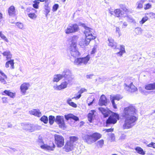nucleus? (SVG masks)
<instances>
[{
  "label": "nucleus",
  "instance_id": "f03ea898",
  "mask_svg": "<svg viewBox=\"0 0 155 155\" xmlns=\"http://www.w3.org/2000/svg\"><path fill=\"white\" fill-rule=\"evenodd\" d=\"M121 9L117 8L114 9V11L109 10V13L112 15L114 16L117 18H120L124 14H127L128 13H131L129 9L125 5H121L120 6Z\"/></svg>",
  "mask_w": 155,
  "mask_h": 155
},
{
  "label": "nucleus",
  "instance_id": "603ef678",
  "mask_svg": "<svg viewBox=\"0 0 155 155\" xmlns=\"http://www.w3.org/2000/svg\"><path fill=\"white\" fill-rule=\"evenodd\" d=\"M45 15L46 17L47 16L48 14L50 12V9L48 8H45Z\"/></svg>",
  "mask_w": 155,
  "mask_h": 155
},
{
  "label": "nucleus",
  "instance_id": "7c9ffc66",
  "mask_svg": "<svg viewBox=\"0 0 155 155\" xmlns=\"http://www.w3.org/2000/svg\"><path fill=\"white\" fill-rule=\"evenodd\" d=\"M91 113H89L87 115L88 119L90 123H91L92 122L93 116L94 114L95 111L94 110H91Z\"/></svg>",
  "mask_w": 155,
  "mask_h": 155
},
{
  "label": "nucleus",
  "instance_id": "9d476101",
  "mask_svg": "<svg viewBox=\"0 0 155 155\" xmlns=\"http://www.w3.org/2000/svg\"><path fill=\"white\" fill-rule=\"evenodd\" d=\"M40 147L42 149L48 151H53L54 150L55 146L53 141H51L48 145L44 144L41 145Z\"/></svg>",
  "mask_w": 155,
  "mask_h": 155
},
{
  "label": "nucleus",
  "instance_id": "f8f14e48",
  "mask_svg": "<svg viewBox=\"0 0 155 155\" xmlns=\"http://www.w3.org/2000/svg\"><path fill=\"white\" fill-rule=\"evenodd\" d=\"M8 13L11 17H15L17 14V10L13 5L10 6L8 9Z\"/></svg>",
  "mask_w": 155,
  "mask_h": 155
},
{
  "label": "nucleus",
  "instance_id": "ea45409f",
  "mask_svg": "<svg viewBox=\"0 0 155 155\" xmlns=\"http://www.w3.org/2000/svg\"><path fill=\"white\" fill-rule=\"evenodd\" d=\"M49 122L50 125H52L55 121V117L54 116L50 115L49 117Z\"/></svg>",
  "mask_w": 155,
  "mask_h": 155
},
{
  "label": "nucleus",
  "instance_id": "20e7f679",
  "mask_svg": "<svg viewBox=\"0 0 155 155\" xmlns=\"http://www.w3.org/2000/svg\"><path fill=\"white\" fill-rule=\"evenodd\" d=\"M90 56L89 54L84 57L77 58L74 60V64L81 65L82 64L86 65L90 60Z\"/></svg>",
  "mask_w": 155,
  "mask_h": 155
},
{
  "label": "nucleus",
  "instance_id": "ddd939ff",
  "mask_svg": "<svg viewBox=\"0 0 155 155\" xmlns=\"http://www.w3.org/2000/svg\"><path fill=\"white\" fill-rule=\"evenodd\" d=\"M30 86L28 83L24 82L21 84L20 87V90L22 94L25 95L26 93V91L28 90Z\"/></svg>",
  "mask_w": 155,
  "mask_h": 155
},
{
  "label": "nucleus",
  "instance_id": "f257e3e1",
  "mask_svg": "<svg viewBox=\"0 0 155 155\" xmlns=\"http://www.w3.org/2000/svg\"><path fill=\"white\" fill-rule=\"evenodd\" d=\"M137 110L132 105L124 108L122 117L124 119L123 125V129H129L132 128L134 123L137 120L138 117L134 115L136 113Z\"/></svg>",
  "mask_w": 155,
  "mask_h": 155
},
{
  "label": "nucleus",
  "instance_id": "2eb2a0df",
  "mask_svg": "<svg viewBox=\"0 0 155 155\" xmlns=\"http://www.w3.org/2000/svg\"><path fill=\"white\" fill-rule=\"evenodd\" d=\"M72 43L70 46L69 49L71 52L77 50V43L76 42H74L73 41H77L78 37L76 36H73L72 38Z\"/></svg>",
  "mask_w": 155,
  "mask_h": 155
},
{
  "label": "nucleus",
  "instance_id": "393cba45",
  "mask_svg": "<svg viewBox=\"0 0 155 155\" xmlns=\"http://www.w3.org/2000/svg\"><path fill=\"white\" fill-rule=\"evenodd\" d=\"M145 89L147 90H155V82L147 84L145 86Z\"/></svg>",
  "mask_w": 155,
  "mask_h": 155
},
{
  "label": "nucleus",
  "instance_id": "79ce46f5",
  "mask_svg": "<svg viewBox=\"0 0 155 155\" xmlns=\"http://www.w3.org/2000/svg\"><path fill=\"white\" fill-rule=\"evenodd\" d=\"M0 37L5 41L7 42L9 41L6 37L2 34V31H0Z\"/></svg>",
  "mask_w": 155,
  "mask_h": 155
},
{
  "label": "nucleus",
  "instance_id": "5fc2aeb1",
  "mask_svg": "<svg viewBox=\"0 0 155 155\" xmlns=\"http://www.w3.org/2000/svg\"><path fill=\"white\" fill-rule=\"evenodd\" d=\"M104 131H105L106 132H112L114 131V128H109L108 129H105L103 130Z\"/></svg>",
  "mask_w": 155,
  "mask_h": 155
},
{
  "label": "nucleus",
  "instance_id": "49530a36",
  "mask_svg": "<svg viewBox=\"0 0 155 155\" xmlns=\"http://www.w3.org/2000/svg\"><path fill=\"white\" fill-rule=\"evenodd\" d=\"M152 8V5L149 3H147L144 5V9L147 10L151 8Z\"/></svg>",
  "mask_w": 155,
  "mask_h": 155
},
{
  "label": "nucleus",
  "instance_id": "f3484780",
  "mask_svg": "<svg viewBox=\"0 0 155 155\" xmlns=\"http://www.w3.org/2000/svg\"><path fill=\"white\" fill-rule=\"evenodd\" d=\"M107 97L104 94H102L99 99L98 104L100 106H106L107 104Z\"/></svg>",
  "mask_w": 155,
  "mask_h": 155
},
{
  "label": "nucleus",
  "instance_id": "f704fd0d",
  "mask_svg": "<svg viewBox=\"0 0 155 155\" xmlns=\"http://www.w3.org/2000/svg\"><path fill=\"white\" fill-rule=\"evenodd\" d=\"M69 138V140L68 141L73 144L74 142L78 141L79 139L78 137L76 136H70Z\"/></svg>",
  "mask_w": 155,
  "mask_h": 155
},
{
  "label": "nucleus",
  "instance_id": "6e6d98bb",
  "mask_svg": "<svg viewBox=\"0 0 155 155\" xmlns=\"http://www.w3.org/2000/svg\"><path fill=\"white\" fill-rule=\"evenodd\" d=\"M25 128H26L28 130H31V125L28 124L25 126Z\"/></svg>",
  "mask_w": 155,
  "mask_h": 155
},
{
  "label": "nucleus",
  "instance_id": "5701e85b",
  "mask_svg": "<svg viewBox=\"0 0 155 155\" xmlns=\"http://www.w3.org/2000/svg\"><path fill=\"white\" fill-rule=\"evenodd\" d=\"M98 110L103 115L104 117H107L110 114V111L106 110L104 108L99 107Z\"/></svg>",
  "mask_w": 155,
  "mask_h": 155
},
{
  "label": "nucleus",
  "instance_id": "864d4df0",
  "mask_svg": "<svg viewBox=\"0 0 155 155\" xmlns=\"http://www.w3.org/2000/svg\"><path fill=\"white\" fill-rule=\"evenodd\" d=\"M97 50V47L96 46H94L93 48L92 49V50L91 51V54H93L95 53L96 51Z\"/></svg>",
  "mask_w": 155,
  "mask_h": 155
},
{
  "label": "nucleus",
  "instance_id": "c756f323",
  "mask_svg": "<svg viewBox=\"0 0 155 155\" xmlns=\"http://www.w3.org/2000/svg\"><path fill=\"white\" fill-rule=\"evenodd\" d=\"M4 56L5 57L7 60L11 59L12 55L9 51H5L2 53Z\"/></svg>",
  "mask_w": 155,
  "mask_h": 155
},
{
  "label": "nucleus",
  "instance_id": "6e6552de",
  "mask_svg": "<svg viewBox=\"0 0 155 155\" xmlns=\"http://www.w3.org/2000/svg\"><path fill=\"white\" fill-rule=\"evenodd\" d=\"M55 121L58 125L60 128H64L65 127L64 120L62 116H57L55 119Z\"/></svg>",
  "mask_w": 155,
  "mask_h": 155
},
{
  "label": "nucleus",
  "instance_id": "58836bf2",
  "mask_svg": "<svg viewBox=\"0 0 155 155\" xmlns=\"http://www.w3.org/2000/svg\"><path fill=\"white\" fill-rule=\"evenodd\" d=\"M145 1L144 0H141L140 2H137V8L139 9H140L143 8V4L144 2Z\"/></svg>",
  "mask_w": 155,
  "mask_h": 155
},
{
  "label": "nucleus",
  "instance_id": "473e14b6",
  "mask_svg": "<svg viewBox=\"0 0 155 155\" xmlns=\"http://www.w3.org/2000/svg\"><path fill=\"white\" fill-rule=\"evenodd\" d=\"M137 153L142 155H144L145 154V152L140 147H137L135 148Z\"/></svg>",
  "mask_w": 155,
  "mask_h": 155
},
{
  "label": "nucleus",
  "instance_id": "3c124183",
  "mask_svg": "<svg viewBox=\"0 0 155 155\" xmlns=\"http://www.w3.org/2000/svg\"><path fill=\"white\" fill-rule=\"evenodd\" d=\"M8 98L7 97H3L2 98V102L4 104L7 103L8 102Z\"/></svg>",
  "mask_w": 155,
  "mask_h": 155
},
{
  "label": "nucleus",
  "instance_id": "13d9d810",
  "mask_svg": "<svg viewBox=\"0 0 155 155\" xmlns=\"http://www.w3.org/2000/svg\"><path fill=\"white\" fill-rule=\"evenodd\" d=\"M116 32H117L119 35L120 36L121 35V33L120 32V28L118 27H116Z\"/></svg>",
  "mask_w": 155,
  "mask_h": 155
},
{
  "label": "nucleus",
  "instance_id": "a18cd8bd",
  "mask_svg": "<svg viewBox=\"0 0 155 155\" xmlns=\"http://www.w3.org/2000/svg\"><path fill=\"white\" fill-rule=\"evenodd\" d=\"M59 5L58 4H55L53 5L52 7V10L53 12L56 11L58 8Z\"/></svg>",
  "mask_w": 155,
  "mask_h": 155
},
{
  "label": "nucleus",
  "instance_id": "39448f33",
  "mask_svg": "<svg viewBox=\"0 0 155 155\" xmlns=\"http://www.w3.org/2000/svg\"><path fill=\"white\" fill-rule=\"evenodd\" d=\"M54 139V142L58 147H61L64 146V139L62 135L55 134Z\"/></svg>",
  "mask_w": 155,
  "mask_h": 155
},
{
  "label": "nucleus",
  "instance_id": "09e8293b",
  "mask_svg": "<svg viewBox=\"0 0 155 155\" xmlns=\"http://www.w3.org/2000/svg\"><path fill=\"white\" fill-rule=\"evenodd\" d=\"M16 25L20 29H22L24 28L23 25L21 23L18 22L16 23Z\"/></svg>",
  "mask_w": 155,
  "mask_h": 155
},
{
  "label": "nucleus",
  "instance_id": "72a5a7b5",
  "mask_svg": "<svg viewBox=\"0 0 155 155\" xmlns=\"http://www.w3.org/2000/svg\"><path fill=\"white\" fill-rule=\"evenodd\" d=\"M86 91V90L84 88H81L78 92V93L79 94L76 97H74L72 98V99H79L81 96V94L82 93H83L84 92Z\"/></svg>",
  "mask_w": 155,
  "mask_h": 155
},
{
  "label": "nucleus",
  "instance_id": "4468645a",
  "mask_svg": "<svg viewBox=\"0 0 155 155\" xmlns=\"http://www.w3.org/2000/svg\"><path fill=\"white\" fill-rule=\"evenodd\" d=\"M74 147V144L70 142L68 140L67 141L63 147V149L66 152H69L73 150Z\"/></svg>",
  "mask_w": 155,
  "mask_h": 155
},
{
  "label": "nucleus",
  "instance_id": "bf43d9fd",
  "mask_svg": "<svg viewBox=\"0 0 155 155\" xmlns=\"http://www.w3.org/2000/svg\"><path fill=\"white\" fill-rule=\"evenodd\" d=\"M111 102L112 104V105L113 106V107L115 109H117V107L116 105L115 104V103L114 101L113 100H111Z\"/></svg>",
  "mask_w": 155,
  "mask_h": 155
},
{
  "label": "nucleus",
  "instance_id": "0e129e2a",
  "mask_svg": "<svg viewBox=\"0 0 155 155\" xmlns=\"http://www.w3.org/2000/svg\"><path fill=\"white\" fill-rule=\"evenodd\" d=\"M125 17H127V18H128V20H133L132 18H130L129 17L128 15H127L125 16Z\"/></svg>",
  "mask_w": 155,
  "mask_h": 155
},
{
  "label": "nucleus",
  "instance_id": "69168bd1",
  "mask_svg": "<svg viewBox=\"0 0 155 155\" xmlns=\"http://www.w3.org/2000/svg\"><path fill=\"white\" fill-rule=\"evenodd\" d=\"M2 18V14L0 13V19H1Z\"/></svg>",
  "mask_w": 155,
  "mask_h": 155
},
{
  "label": "nucleus",
  "instance_id": "a19ab883",
  "mask_svg": "<svg viewBox=\"0 0 155 155\" xmlns=\"http://www.w3.org/2000/svg\"><path fill=\"white\" fill-rule=\"evenodd\" d=\"M45 124H47L48 122V119L47 117L45 116H42L40 119Z\"/></svg>",
  "mask_w": 155,
  "mask_h": 155
},
{
  "label": "nucleus",
  "instance_id": "6ab92c4d",
  "mask_svg": "<svg viewBox=\"0 0 155 155\" xmlns=\"http://www.w3.org/2000/svg\"><path fill=\"white\" fill-rule=\"evenodd\" d=\"M49 0H35L33 1L32 6L34 8L38 9L39 8L40 2H48Z\"/></svg>",
  "mask_w": 155,
  "mask_h": 155
},
{
  "label": "nucleus",
  "instance_id": "c03bdc74",
  "mask_svg": "<svg viewBox=\"0 0 155 155\" xmlns=\"http://www.w3.org/2000/svg\"><path fill=\"white\" fill-rule=\"evenodd\" d=\"M148 19L147 17L146 16L143 17L141 20L140 21V23L142 25L146 21H147Z\"/></svg>",
  "mask_w": 155,
  "mask_h": 155
},
{
  "label": "nucleus",
  "instance_id": "a211bd4d",
  "mask_svg": "<svg viewBox=\"0 0 155 155\" xmlns=\"http://www.w3.org/2000/svg\"><path fill=\"white\" fill-rule=\"evenodd\" d=\"M68 83L66 81L61 83L59 85L54 86L53 87L54 89L56 90H60L67 87Z\"/></svg>",
  "mask_w": 155,
  "mask_h": 155
},
{
  "label": "nucleus",
  "instance_id": "0eeeda50",
  "mask_svg": "<svg viewBox=\"0 0 155 155\" xmlns=\"http://www.w3.org/2000/svg\"><path fill=\"white\" fill-rule=\"evenodd\" d=\"M78 29V25L76 24H73L69 25L65 31V33L66 34L73 33L77 31Z\"/></svg>",
  "mask_w": 155,
  "mask_h": 155
},
{
  "label": "nucleus",
  "instance_id": "e2e57ef3",
  "mask_svg": "<svg viewBox=\"0 0 155 155\" xmlns=\"http://www.w3.org/2000/svg\"><path fill=\"white\" fill-rule=\"evenodd\" d=\"M94 101V98L92 100V101H91V102H90L89 103H88V105L89 106H90L91 105L92 103H93V102Z\"/></svg>",
  "mask_w": 155,
  "mask_h": 155
},
{
  "label": "nucleus",
  "instance_id": "338daca9",
  "mask_svg": "<svg viewBox=\"0 0 155 155\" xmlns=\"http://www.w3.org/2000/svg\"><path fill=\"white\" fill-rule=\"evenodd\" d=\"M61 1L63 2H65L66 1V0H61Z\"/></svg>",
  "mask_w": 155,
  "mask_h": 155
},
{
  "label": "nucleus",
  "instance_id": "412c9836",
  "mask_svg": "<svg viewBox=\"0 0 155 155\" xmlns=\"http://www.w3.org/2000/svg\"><path fill=\"white\" fill-rule=\"evenodd\" d=\"M2 95H7L12 98H14L15 96V92H11L10 90H5L2 93Z\"/></svg>",
  "mask_w": 155,
  "mask_h": 155
},
{
  "label": "nucleus",
  "instance_id": "a878e982",
  "mask_svg": "<svg viewBox=\"0 0 155 155\" xmlns=\"http://www.w3.org/2000/svg\"><path fill=\"white\" fill-rule=\"evenodd\" d=\"M91 41L85 37V38L84 41H80L79 45L81 47L88 45Z\"/></svg>",
  "mask_w": 155,
  "mask_h": 155
},
{
  "label": "nucleus",
  "instance_id": "bb28decb",
  "mask_svg": "<svg viewBox=\"0 0 155 155\" xmlns=\"http://www.w3.org/2000/svg\"><path fill=\"white\" fill-rule=\"evenodd\" d=\"M30 113L31 115H34L38 117H40L41 115V113L39 110L33 109L30 111Z\"/></svg>",
  "mask_w": 155,
  "mask_h": 155
},
{
  "label": "nucleus",
  "instance_id": "de8ad7c7",
  "mask_svg": "<svg viewBox=\"0 0 155 155\" xmlns=\"http://www.w3.org/2000/svg\"><path fill=\"white\" fill-rule=\"evenodd\" d=\"M121 99V97L120 96L117 95L113 96L112 97L111 100H113L114 101L115 100L119 101Z\"/></svg>",
  "mask_w": 155,
  "mask_h": 155
},
{
  "label": "nucleus",
  "instance_id": "423d86ee",
  "mask_svg": "<svg viewBox=\"0 0 155 155\" xmlns=\"http://www.w3.org/2000/svg\"><path fill=\"white\" fill-rule=\"evenodd\" d=\"M37 12L36 10L31 8H27L25 11V13L27 14L28 17L33 19H35L37 18V15L34 12Z\"/></svg>",
  "mask_w": 155,
  "mask_h": 155
},
{
  "label": "nucleus",
  "instance_id": "c9c22d12",
  "mask_svg": "<svg viewBox=\"0 0 155 155\" xmlns=\"http://www.w3.org/2000/svg\"><path fill=\"white\" fill-rule=\"evenodd\" d=\"M104 143V140L101 139L97 141L96 143V146L98 148H102Z\"/></svg>",
  "mask_w": 155,
  "mask_h": 155
},
{
  "label": "nucleus",
  "instance_id": "dca6fc26",
  "mask_svg": "<svg viewBox=\"0 0 155 155\" xmlns=\"http://www.w3.org/2000/svg\"><path fill=\"white\" fill-rule=\"evenodd\" d=\"M84 142L88 144H91L94 142L91 134H85L83 137Z\"/></svg>",
  "mask_w": 155,
  "mask_h": 155
},
{
  "label": "nucleus",
  "instance_id": "4c0bfd02",
  "mask_svg": "<svg viewBox=\"0 0 155 155\" xmlns=\"http://www.w3.org/2000/svg\"><path fill=\"white\" fill-rule=\"evenodd\" d=\"M71 54L72 56L75 58L78 57L80 55V52L77 50L71 52Z\"/></svg>",
  "mask_w": 155,
  "mask_h": 155
},
{
  "label": "nucleus",
  "instance_id": "aec40b11",
  "mask_svg": "<svg viewBox=\"0 0 155 155\" xmlns=\"http://www.w3.org/2000/svg\"><path fill=\"white\" fill-rule=\"evenodd\" d=\"M7 76L6 75L0 70V82L3 84H7Z\"/></svg>",
  "mask_w": 155,
  "mask_h": 155
},
{
  "label": "nucleus",
  "instance_id": "052dcab7",
  "mask_svg": "<svg viewBox=\"0 0 155 155\" xmlns=\"http://www.w3.org/2000/svg\"><path fill=\"white\" fill-rule=\"evenodd\" d=\"M93 76V74H89L86 75V78L87 79H91L92 78V77Z\"/></svg>",
  "mask_w": 155,
  "mask_h": 155
},
{
  "label": "nucleus",
  "instance_id": "4be33fe9",
  "mask_svg": "<svg viewBox=\"0 0 155 155\" xmlns=\"http://www.w3.org/2000/svg\"><path fill=\"white\" fill-rule=\"evenodd\" d=\"M64 117L66 120H68L69 119H73L75 121H77L79 120L78 117L72 114H69L64 115Z\"/></svg>",
  "mask_w": 155,
  "mask_h": 155
},
{
  "label": "nucleus",
  "instance_id": "680f3d73",
  "mask_svg": "<svg viewBox=\"0 0 155 155\" xmlns=\"http://www.w3.org/2000/svg\"><path fill=\"white\" fill-rule=\"evenodd\" d=\"M127 25V23L126 22H124L123 23V25L122 26V28H124L126 27Z\"/></svg>",
  "mask_w": 155,
  "mask_h": 155
},
{
  "label": "nucleus",
  "instance_id": "e433bc0d",
  "mask_svg": "<svg viewBox=\"0 0 155 155\" xmlns=\"http://www.w3.org/2000/svg\"><path fill=\"white\" fill-rule=\"evenodd\" d=\"M71 99L69 98L67 101V103L70 106L74 107L76 108L77 107V105L74 103L71 102Z\"/></svg>",
  "mask_w": 155,
  "mask_h": 155
},
{
  "label": "nucleus",
  "instance_id": "1a4fd4ad",
  "mask_svg": "<svg viewBox=\"0 0 155 155\" xmlns=\"http://www.w3.org/2000/svg\"><path fill=\"white\" fill-rule=\"evenodd\" d=\"M124 85L125 89L131 93H134L138 90L137 88L135 86L132 82H131L129 85H127L126 84H124Z\"/></svg>",
  "mask_w": 155,
  "mask_h": 155
},
{
  "label": "nucleus",
  "instance_id": "37998d69",
  "mask_svg": "<svg viewBox=\"0 0 155 155\" xmlns=\"http://www.w3.org/2000/svg\"><path fill=\"white\" fill-rule=\"evenodd\" d=\"M121 48L120 51L118 52L117 53V54L120 56H121L125 52V50L124 48L122 47V46H121Z\"/></svg>",
  "mask_w": 155,
  "mask_h": 155
},
{
  "label": "nucleus",
  "instance_id": "9b49d317",
  "mask_svg": "<svg viewBox=\"0 0 155 155\" xmlns=\"http://www.w3.org/2000/svg\"><path fill=\"white\" fill-rule=\"evenodd\" d=\"M91 30V28L87 27L85 28L84 31L85 37L87 38H88L89 40L91 41L94 40L96 38V36L92 34Z\"/></svg>",
  "mask_w": 155,
  "mask_h": 155
},
{
  "label": "nucleus",
  "instance_id": "cd10ccee",
  "mask_svg": "<svg viewBox=\"0 0 155 155\" xmlns=\"http://www.w3.org/2000/svg\"><path fill=\"white\" fill-rule=\"evenodd\" d=\"M109 41L108 45L111 47L116 48V43L114 42V40L112 38H108Z\"/></svg>",
  "mask_w": 155,
  "mask_h": 155
},
{
  "label": "nucleus",
  "instance_id": "7ed1b4c3",
  "mask_svg": "<svg viewBox=\"0 0 155 155\" xmlns=\"http://www.w3.org/2000/svg\"><path fill=\"white\" fill-rule=\"evenodd\" d=\"M119 115L116 113L113 112L108 118L106 120V123L107 125L115 124L119 119Z\"/></svg>",
  "mask_w": 155,
  "mask_h": 155
},
{
  "label": "nucleus",
  "instance_id": "c85d7f7f",
  "mask_svg": "<svg viewBox=\"0 0 155 155\" xmlns=\"http://www.w3.org/2000/svg\"><path fill=\"white\" fill-rule=\"evenodd\" d=\"M14 60L13 59H10V60L6 62L5 64V67L6 68H8L9 67V64L11 65V68L12 69H14Z\"/></svg>",
  "mask_w": 155,
  "mask_h": 155
},
{
  "label": "nucleus",
  "instance_id": "b1692460",
  "mask_svg": "<svg viewBox=\"0 0 155 155\" xmlns=\"http://www.w3.org/2000/svg\"><path fill=\"white\" fill-rule=\"evenodd\" d=\"M94 142L101 138L102 135L98 132H94L91 134Z\"/></svg>",
  "mask_w": 155,
  "mask_h": 155
},
{
  "label": "nucleus",
  "instance_id": "8fccbe9b",
  "mask_svg": "<svg viewBox=\"0 0 155 155\" xmlns=\"http://www.w3.org/2000/svg\"><path fill=\"white\" fill-rule=\"evenodd\" d=\"M147 146L148 147H152L154 148H155V143L151 142L150 143L147 145Z\"/></svg>",
  "mask_w": 155,
  "mask_h": 155
},
{
  "label": "nucleus",
  "instance_id": "4d7b16f0",
  "mask_svg": "<svg viewBox=\"0 0 155 155\" xmlns=\"http://www.w3.org/2000/svg\"><path fill=\"white\" fill-rule=\"evenodd\" d=\"M150 17L151 18H155V14L151 12L149 13Z\"/></svg>",
  "mask_w": 155,
  "mask_h": 155
},
{
  "label": "nucleus",
  "instance_id": "2f4dec72",
  "mask_svg": "<svg viewBox=\"0 0 155 155\" xmlns=\"http://www.w3.org/2000/svg\"><path fill=\"white\" fill-rule=\"evenodd\" d=\"M63 78V75L60 74H57L54 75L53 81V82H58Z\"/></svg>",
  "mask_w": 155,
  "mask_h": 155
}]
</instances>
